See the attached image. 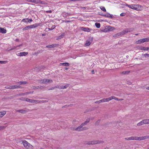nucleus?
<instances>
[{
  "label": "nucleus",
  "mask_w": 149,
  "mask_h": 149,
  "mask_svg": "<svg viewBox=\"0 0 149 149\" xmlns=\"http://www.w3.org/2000/svg\"><path fill=\"white\" fill-rule=\"evenodd\" d=\"M126 6L132 9L137 10H141V8L140 5H139L132 4L131 5L126 4Z\"/></svg>",
  "instance_id": "f257e3e1"
},
{
  "label": "nucleus",
  "mask_w": 149,
  "mask_h": 149,
  "mask_svg": "<svg viewBox=\"0 0 149 149\" xmlns=\"http://www.w3.org/2000/svg\"><path fill=\"white\" fill-rule=\"evenodd\" d=\"M83 127V126L81 125L79 126L76 128L74 130H75V131H82L86 130L88 129L87 127Z\"/></svg>",
  "instance_id": "f03ea898"
},
{
  "label": "nucleus",
  "mask_w": 149,
  "mask_h": 149,
  "mask_svg": "<svg viewBox=\"0 0 149 149\" xmlns=\"http://www.w3.org/2000/svg\"><path fill=\"white\" fill-rule=\"evenodd\" d=\"M53 81L51 79H41L40 80V82L42 83H50L52 82Z\"/></svg>",
  "instance_id": "7ed1b4c3"
},
{
  "label": "nucleus",
  "mask_w": 149,
  "mask_h": 149,
  "mask_svg": "<svg viewBox=\"0 0 149 149\" xmlns=\"http://www.w3.org/2000/svg\"><path fill=\"white\" fill-rule=\"evenodd\" d=\"M133 31V30L132 29H125V30L123 31H122L120 32V33L121 35H124L126 33L128 32H130Z\"/></svg>",
  "instance_id": "20e7f679"
},
{
  "label": "nucleus",
  "mask_w": 149,
  "mask_h": 149,
  "mask_svg": "<svg viewBox=\"0 0 149 149\" xmlns=\"http://www.w3.org/2000/svg\"><path fill=\"white\" fill-rule=\"evenodd\" d=\"M104 143V141H91V145L96 144L100 143Z\"/></svg>",
  "instance_id": "39448f33"
},
{
  "label": "nucleus",
  "mask_w": 149,
  "mask_h": 149,
  "mask_svg": "<svg viewBox=\"0 0 149 149\" xmlns=\"http://www.w3.org/2000/svg\"><path fill=\"white\" fill-rule=\"evenodd\" d=\"M138 137L137 136H131L130 137L125 138V139L127 140H137L138 139Z\"/></svg>",
  "instance_id": "423d86ee"
},
{
  "label": "nucleus",
  "mask_w": 149,
  "mask_h": 149,
  "mask_svg": "<svg viewBox=\"0 0 149 149\" xmlns=\"http://www.w3.org/2000/svg\"><path fill=\"white\" fill-rule=\"evenodd\" d=\"M23 143L24 146L27 148H29L31 146V145L26 141H23Z\"/></svg>",
  "instance_id": "0eeeda50"
},
{
  "label": "nucleus",
  "mask_w": 149,
  "mask_h": 149,
  "mask_svg": "<svg viewBox=\"0 0 149 149\" xmlns=\"http://www.w3.org/2000/svg\"><path fill=\"white\" fill-rule=\"evenodd\" d=\"M93 40V37L90 38L89 40L86 41V45L87 46H89L92 42Z\"/></svg>",
  "instance_id": "6e6552de"
},
{
  "label": "nucleus",
  "mask_w": 149,
  "mask_h": 149,
  "mask_svg": "<svg viewBox=\"0 0 149 149\" xmlns=\"http://www.w3.org/2000/svg\"><path fill=\"white\" fill-rule=\"evenodd\" d=\"M28 54V52H20L18 53L17 54V56H24L27 55Z\"/></svg>",
  "instance_id": "1a4fd4ad"
},
{
  "label": "nucleus",
  "mask_w": 149,
  "mask_h": 149,
  "mask_svg": "<svg viewBox=\"0 0 149 149\" xmlns=\"http://www.w3.org/2000/svg\"><path fill=\"white\" fill-rule=\"evenodd\" d=\"M138 138L139 139H137V140L140 141L141 140H143L145 139H149V136H142L141 137H138Z\"/></svg>",
  "instance_id": "9d476101"
},
{
  "label": "nucleus",
  "mask_w": 149,
  "mask_h": 149,
  "mask_svg": "<svg viewBox=\"0 0 149 149\" xmlns=\"http://www.w3.org/2000/svg\"><path fill=\"white\" fill-rule=\"evenodd\" d=\"M107 31H106L105 29H104V31H103L104 32H106L107 31H112L113 30H114V27H113L109 26L107 28Z\"/></svg>",
  "instance_id": "9b49d317"
},
{
  "label": "nucleus",
  "mask_w": 149,
  "mask_h": 149,
  "mask_svg": "<svg viewBox=\"0 0 149 149\" xmlns=\"http://www.w3.org/2000/svg\"><path fill=\"white\" fill-rule=\"evenodd\" d=\"M103 16L107 17L112 18L113 15H111L109 13H106V14H103L102 15Z\"/></svg>",
  "instance_id": "f8f14e48"
},
{
  "label": "nucleus",
  "mask_w": 149,
  "mask_h": 149,
  "mask_svg": "<svg viewBox=\"0 0 149 149\" xmlns=\"http://www.w3.org/2000/svg\"><path fill=\"white\" fill-rule=\"evenodd\" d=\"M22 21L24 22H30L32 21V19H29L28 18L24 19H23Z\"/></svg>",
  "instance_id": "ddd939ff"
},
{
  "label": "nucleus",
  "mask_w": 149,
  "mask_h": 149,
  "mask_svg": "<svg viewBox=\"0 0 149 149\" xmlns=\"http://www.w3.org/2000/svg\"><path fill=\"white\" fill-rule=\"evenodd\" d=\"M16 112L22 113H25L27 112V111L23 109H20L16 110Z\"/></svg>",
  "instance_id": "4468645a"
},
{
  "label": "nucleus",
  "mask_w": 149,
  "mask_h": 149,
  "mask_svg": "<svg viewBox=\"0 0 149 149\" xmlns=\"http://www.w3.org/2000/svg\"><path fill=\"white\" fill-rule=\"evenodd\" d=\"M6 32V29H4L3 28L0 27V33H5Z\"/></svg>",
  "instance_id": "2eb2a0df"
},
{
  "label": "nucleus",
  "mask_w": 149,
  "mask_h": 149,
  "mask_svg": "<svg viewBox=\"0 0 149 149\" xmlns=\"http://www.w3.org/2000/svg\"><path fill=\"white\" fill-rule=\"evenodd\" d=\"M39 25H40L39 24H35L30 25L29 26H30V28H35Z\"/></svg>",
  "instance_id": "dca6fc26"
},
{
  "label": "nucleus",
  "mask_w": 149,
  "mask_h": 149,
  "mask_svg": "<svg viewBox=\"0 0 149 149\" xmlns=\"http://www.w3.org/2000/svg\"><path fill=\"white\" fill-rule=\"evenodd\" d=\"M81 29L82 30L85 31L89 32L90 31V29L88 28L82 27Z\"/></svg>",
  "instance_id": "f3484780"
},
{
  "label": "nucleus",
  "mask_w": 149,
  "mask_h": 149,
  "mask_svg": "<svg viewBox=\"0 0 149 149\" xmlns=\"http://www.w3.org/2000/svg\"><path fill=\"white\" fill-rule=\"evenodd\" d=\"M44 87L42 86H33V89H42Z\"/></svg>",
  "instance_id": "a211bd4d"
},
{
  "label": "nucleus",
  "mask_w": 149,
  "mask_h": 149,
  "mask_svg": "<svg viewBox=\"0 0 149 149\" xmlns=\"http://www.w3.org/2000/svg\"><path fill=\"white\" fill-rule=\"evenodd\" d=\"M56 46V44H52V45H47L46 46V47L48 48H52L55 47Z\"/></svg>",
  "instance_id": "6ab92c4d"
},
{
  "label": "nucleus",
  "mask_w": 149,
  "mask_h": 149,
  "mask_svg": "<svg viewBox=\"0 0 149 149\" xmlns=\"http://www.w3.org/2000/svg\"><path fill=\"white\" fill-rule=\"evenodd\" d=\"M41 3L43 4H47V3L46 2L40 0H37V3Z\"/></svg>",
  "instance_id": "aec40b11"
},
{
  "label": "nucleus",
  "mask_w": 149,
  "mask_h": 149,
  "mask_svg": "<svg viewBox=\"0 0 149 149\" xmlns=\"http://www.w3.org/2000/svg\"><path fill=\"white\" fill-rule=\"evenodd\" d=\"M144 40H143V39L138 40V41H136V43L137 44L142 43H144Z\"/></svg>",
  "instance_id": "412c9836"
},
{
  "label": "nucleus",
  "mask_w": 149,
  "mask_h": 149,
  "mask_svg": "<svg viewBox=\"0 0 149 149\" xmlns=\"http://www.w3.org/2000/svg\"><path fill=\"white\" fill-rule=\"evenodd\" d=\"M90 121V119H88L84 123H82L81 124V125L83 126L84 125H86Z\"/></svg>",
  "instance_id": "4be33fe9"
},
{
  "label": "nucleus",
  "mask_w": 149,
  "mask_h": 149,
  "mask_svg": "<svg viewBox=\"0 0 149 149\" xmlns=\"http://www.w3.org/2000/svg\"><path fill=\"white\" fill-rule=\"evenodd\" d=\"M140 49L141 50H143L144 51H148V47H140Z\"/></svg>",
  "instance_id": "5701e85b"
},
{
  "label": "nucleus",
  "mask_w": 149,
  "mask_h": 149,
  "mask_svg": "<svg viewBox=\"0 0 149 149\" xmlns=\"http://www.w3.org/2000/svg\"><path fill=\"white\" fill-rule=\"evenodd\" d=\"M60 64L62 65L63 66H70V64L68 63H60Z\"/></svg>",
  "instance_id": "b1692460"
},
{
  "label": "nucleus",
  "mask_w": 149,
  "mask_h": 149,
  "mask_svg": "<svg viewBox=\"0 0 149 149\" xmlns=\"http://www.w3.org/2000/svg\"><path fill=\"white\" fill-rule=\"evenodd\" d=\"M6 113V112L5 111L0 112V118H2Z\"/></svg>",
  "instance_id": "393cba45"
},
{
  "label": "nucleus",
  "mask_w": 149,
  "mask_h": 149,
  "mask_svg": "<svg viewBox=\"0 0 149 149\" xmlns=\"http://www.w3.org/2000/svg\"><path fill=\"white\" fill-rule=\"evenodd\" d=\"M143 120L144 124H149V119H145Z\"/></svg>",
  "instance_id": "a878e982"
},
{
  "label": "nucleus",
  "mask_w": 149,
  "mask_h": 149,
  "mask_svg": "<svg viewBox=\"0 0 149 149\" xmlns=\"http://www.w3.org/2000/svg\"><path fill=\"white\" fill-rule=\"evenodd\" d=\"M130 72V71H123L121 72V73L124 74H126L129 73Z\"/></svg>",
  "instance_id": "bb28decb"
},
{
  "label": "nucleus",
  "mask_w": 149,
  "mask_h": 149,
  "mask_svg": "<svg viewBox=\"0 0 149 149\" xmlns=\"http://www.w3.org/2000/svg\"><path fill=\"white\" fill-rule=\"evenodd\" d=\"M144 124V122H143V120L141 121L139 123H138L137 124V126H140L143 125Z\"/></svg>",
  "instance_id": "cd10ccee"
},
{
  "label": "nucleus",
  "mask_w": 149,
  "mask_h": 149,
  "mask_svg": "<svg viewBox=\"0 0 149 149\" xmlns=\"http://www.w3.org/2000/svg\"><path fill=\"white\" fill-rule=\"evenodd\" d=\"M18 84H19L20 85H22V84H27V82H26V81H20V82H18Z\"/></svg>",
  "instance_id": "c85d7f7f"
},
{
  "label": "nucleus",
  "mask_w": 149,
  "mask_h": 149,
  "mask_svg": "<svg viewBox=\"0 0 149 149\" xmlns=\"http://www.w3.org/2000/svg\"><path fill=\"white\" fill-rule=\"evenodd\" d=\"M95 25L97 28H99L100 27V24L99 23L96 22L95 23Z\"/></svg>",
  "instance_id": "c756f323"
},
{
  "label": "nucleus",
  "mask_w": 149,
  "mask_h": 149,
  "mask_svg": "<svg viewBox=\"0 0 149 149\" xmlns=\"http://www.w3.org/2000/svg\"><path fill=\"white\" fill-rule=\"evenodd\" d=\"M29 2H31L32 3H37V0H27Z\"/></svg>",
  "instance_id": "7c9ffc66"
},
{
  "label": "nucleus",
  "mask_w": 149,
  "mask_h": 149,
  "mask_svg": "<svg viewBox=\"0 0 149 149\" xmlns=\"http://www.w3.org/2000/svg\"><path fill=\"white\" fill-rule=\"evenodd\" d=\"M144 42H149V38H143Z\"/></svg>",
  "instance_id": "2f4dec72"
},
{
  "label": "nucleus",
  "mask_w": 149,
  "mask_h": 149,
  "mask_svg": "<svg viewBox=\"0 0 149 149\" xmlns=\"http://www.w3.org/2000/svg\"><path fill=\"white\" fill-rule=\"evenodd\" d=\"M111 100L112 98L111 97L109 98H105V102H108Z\"/></svg>",
  "instance_id": "473e14b6"
},
{
  "label": "nucleus",
  "mask_w": 149,
  "mask_h": 149,
  "mask_svg": "<svg viewBox=\"0 0 149 149\" xmlns=\"http://www.w3.org/2000/svg\"><path fill=\"white\" fill-rule=\"evenodd\" d=\"M29 29H30V26H26V27L24 28L23 30H27Z\"/></svg>",
  "instance_id": "72a5a7b5"
},
{
  "label": "nucleus",
  "mask_w": 149,
  "mask_h": 149,
  "mask_svg": "<svg viewBox=\"0 0 149 149\" xmlns=\"http://www.w3.org/2000/svg\"><path fill=\"white\" fill-rule=\"evenodd\" d=\"M120 35H121V34L120 33H116V34L114 35H113V37H117L118 36H120Z\"/></svg>",
  "instance_id": "f704fd0d"
},
{
  "label": "nucleus",
  "mask_w": 149,
  "mask_h": 149,
  "mask_svg": "<svg viewBox=\"0 0 149 149\" xmlns=\"http://www.w3.org/2000/svg\"><path fill=\"white\" fill-rule=\"evenodd\" d=\"M56 26L55 25H53L52 26H51L50 28H49V30H52L55 28Z\"/></svg>",
  "instance_id": "c9c22d12"
},
{
  "label": "nucleus",
  "mask_w": 149,
  "mask_h": 149,
  "mask_svg": "<svg viewBox=\"0 0 149 149\" xmlns=\"http://www.w3.org/2000/svg\"><path fill=\"white\" fill-rule=\"evenodd\" d=\"M111 97L112 98V100L113 99H114L118 101L119 100V99L117 98V97H115L114 96H111Z\"/></svg>",
  "instance_id": "e433bc0d"
},
{
  "label": "nucleus",
  "mask_w": 149,
  "mask_h": 149,
  "mask_svg": "<svg viewBox=\"0 0 149 149\" xmlns=\"http://www.w3.org/2000/svg\"><path fill=\"white\" fill-rule=\"evenodd\" d=\"M86 144L87 145H91V141H88L86 142Z\"/></svg>",
  "instance_id": "4c0bfd02"
},
{
  "label": "nucleus",
  "mask_w": 149,
  "mask_h": 149,
  "mask_svg": "<svg viewBox=\"0 0 149 149\" xmlns=\"http://www.w3.org/2000/svg\"><path fill=\"white\" fill-rule=\"evenodd\" d=\"M69 85H70V84H67L65 85L64 86H63V89H65V88H66L67 87H68L69 86Z\"/></svg>",
  "instance_id": "58836bf2"
},
{
  "label": "nucleus",
  "mask_w": 149,
  "mask_h": 149,
  "mask_svg": "<svg viewBox=\"0 0 149 149\" xmlns=\"http://www.w3.org/2000/svg\"><path fill=\"white\" fill-rule=\"evenodd\" d=\"M31 99H29L28 98H26L25 99V101L28 102H30L31 101Z\"/></svg>",
  "instance_id": "ea45409f"
},
{
  "label": "nucleus",
  "mask_w": 149,
  "mask_h": 149,
  "mask_svg": "<svg viewBox=\"0 0 149 149\" xmlns=\"http://www.w3.org/2000/svg\"><path fill=\"white\" fill-rule=\"evenodd\" d=\"M7 63V61H0V63L1 64H5Z\"/></svg>",
  "instance_id": "a19ab883"
},
{
  "label": "nucleus",
  "mask_w": 149,
  "mask_h": 149,
  "mask_svg": "<svg viewBox=\"0 0 149 149\" xmlns=\"http://www.w3.org/2000/svg\"><path fill=\"white\" fill-rule=\"evenodd\" d=\"M64 36L62 34L61 35H60V36H58L57 38H58V39H60L62 38H63V37Z\"/></svg>",
  "instance_id": "79ce46f5"
},
{
  "label": "nucleus",
  "mask_w": 149,
  "mask_h": 149,
  "mask_svg": "<svg viewBox=\"0 0 149 149\" xmlns=\"http://www.w3.org/2000/svg\"><path fill=\"white\" fill-rule=\"evenodd\" d=\"M11 89H14L15 88H17V85H14L11 86Z\"/></svg>",
  "instance_id": "37998d69"
},
{
  "label": "nucleus",
  "mask_w": 149,
  "mask_h": 149,
  "mask_svg": "<svg viewBox=\"0 0 149 149\" xmlns=\"http://www.w3.org/2000/svg\"><path fill=\"white\" fill-rule=\"evenodd\" d=\"M36 104L40 103V101L37 100H35L34 103Z\"/></svg>",
  "instance_id": "c03bdc74"
},
{
  "label": "nucleus",
  "mask_w": 149,
  "mask_h": 149,
  "mask_svg": "<svg viewBox=\"0 0 149 149\" xmlns=\"http://www.w3.org/2000/svg\"><path fill=\"white\" fill-rule=\"evenodd\" d=\"M101 9L103 11H104V12L106 11V10L105 8L104 7H102L101 8Z\"/></svg>",
  "instance_id": "a18cd8bd"
},
{
  "label": "nucleus",
  "mask_w": 149,
  "mask_h": 149,
  "mask_svg": "<svg viewBox=\"0 0 149 149\" xmlns=\"http://www.w3.org/2000/svg\"><path fill=\"white\" fill-rule=\"evenodd\" d=\"M11 86H6L5 87V88H6L10 89H11Z\"/></svg>",
  "instance_id": "49530a36"
},
{
  "label": "nucleus",
  "mask_w": 149,
  "mask_h": 149,
  "mask_svg": "<svg viewBox=\"0 0 149 149\" xmlns=\"http://www.w3.org/2000/svg\"><path fill=\"white\" fill-rule=\"evenodd\" d=\"M145 57H149V54H145L143 55Z\"/></svg>",
  "instance_id": "de8ad7c7"
},
{
  "label": "nucleus",
  "mask_w": 149,
  "mask_h": 149,
  "mask_svg": "<svg viewBox=\"0 0 149 149\" xmlns=\"http://www.w3.org/2000/svg\"><path fill=\"white\" fill-rule=\"evenodd\" d=\"M48 102V101L47 100H42L40 101V103H46Z\"/></svg>",
  "instance_id": "09e8293b"
},
{
  "label": "nucleus",
  "mask_w": 149,
  "mask_h": 149,
  "mask_svg": "<svg viewBox=\"0 0 149 149\" xmlns=\"http://www.w3.org/2000/svg\"><path fill=\"white\" fill-rule=\"evenodd\" d=\"M120 126V125L119 124V123H117L116 124V127L117 128H119V127Z\"/></svg>",
  "instance_id": "8fccbe9b"
},
{
  "label": "nucleus",
  "mask_w": 149,
  "mask_h": 149,
  "mask_svg": "<svg viewBox=\"0 0 149 149\" xmlns=\"http://www.w3.org/2000/svg\"><path fill=\"white\" fill-rule=\"evenodd\" d=\"M101 102H105V98H103L101 100H100Z\"/></svg>",
  "instance_id": "3c124183"
},
{
  "label": "nucleus",
  "mask_w": 149,
  "mask_h": 149,
  "mask_svg": "<svg viewBox=\"0 0 149 149\" xmlns=\"http://www.w3.org/2000/svg\"><path fill=\"white\" fill-rule=\"evenodd\" d=\"M100 120H97V121L95 123V125H98V124L100 122Z\"/></svg>",
  "instance_id": "603ef678"
},
{
  "label": "nucleus",
  "mask_w": 149,
  "mask_h": 149,
  "mask_svg": "<svg viewBox=\"0 0 149 149\" xmlns=\"http://www.w3.org/2000/svg\"><path fill=\"white\" fill-rule=\"evenodd\" d=\"M46 12L47 13H52V11L51 10H50L46 11Z\"/></svg>",
  "instance_id": "864d4df0"
},
{
  "label": "nucleus",
  "mask_w": 149,
  "mask_h": 149,
  "mask_svg": "<svg viewBox=\"0 0 149 149\" xmlns=\"http://www.w3.org/2000/svg\"><path fill=\"white\" fill-rule=\"evenodd\" d=\"M54 87H55V88H60V86H59V85H57L56 86H54Z\"/></svg>",
  "instance_id": "5fc2aeb1"
},
{
  "label": "nucleus",
  "mask_w": 149,
  "mask_h": 149,
  "mask_svg": "<svg viewBox=\"0 0 149 149\" xmlns=\"http://www.w3.org/2000/svg\"><path fill=\"white\" fill-rule=\"evenodd\" d=\"M95 103H101V102H100V100H99V101H95Z\"/></svg>",
  "instance_id": "6e6d98bb"
},
{
  "label": "nucleus",
  "mask_w": 149,
  "mask_h": 149,
  "mask_svg": "<svg viewBox=\"0 0 149 149\" xmlns=\"http://www.w3.org/2000/svg\"><path fill=\"white\" fill-rule=\"evenodd\" d=\"M125 15V13H122L120 14L121 16H124Z\"/></svg>",
  "instance_id": "4d7b16f0"
},
{
  "label": "nucleus",
  "mask_w": 149,
  "mask_h": 149,
  "mask_svg": "<svg viewBox=\"0 0 149 149\" xmlns=\"http://www.w3.org/2000/svg\"><path fill=\"white\" fill-rule=\"evenodd\" d=\"M28 94H33V91H30V92H27Z\"/></svg>",
  "instance_id": "13d9d810"
},
{
  "label": "nucleus",
  "mask_w": 149,
  "mask_h": 149,
  "mask_svg": "<svg viewBox=\"0 0 149 149\" xmlns=\"http://www.w3.org/2000/svg\"><path fill=\"white\" fill-rule=\"evenodd\" d=\"M55 89V87H54H54H52V88H50V89H49L48 90L49 91V90H53V89Z\"/></svg>",
  "instance_id": "bf43d9fd"
},
{
  "label": "nucleus",
  "mask_w": 149,
  "mask_h": 149,
  "mask_svg": "<svg viewBox=\"0 0 149 149\" xmlns=\"http://www.w3.org/2000/svg\"><path fill=\"white\" fill-rule=\"evenodd\" d=\"M35 100H31V101L30 102L34 103L35 102Z\"/></svg>",
  "instance_id": "052dcab7"
},
{
  "label": "nucleus",
  "mask_w": 149,
  "mask_h": 149,
  "mask_svg": "<svg viewBox=\"0 0 149 149\" xmlns=\"http://www.w3.org/2000/svg\"><path fill=\"white\" fill-rule=\"evenodd\" d=\"M19 96H24V93H20L19 94Z\"/></svg>",
  "instance_id": "680f3d73"
},
{
  "label": "nucleus",
  "mask_w": 149,
  "mask_h": 149,
  "mask_svg": "<svg viewBox=\"0 0 149 149\" xmlns=\"http://www.w3.org/2000/svg\"><path fill=\"white\" fill-rule=\"evenodd\" d=\"M5 128V127L4 126H1L0 127V129H3Z\"/></svg>",
  "instance_id": "e2e57ef3"
},
{
  "label": "nucleus",
  "mask_w": 149,
  "mask_h": 149,
  "mask_svg": "<svg viewBox=\"0 0 149 149\" xmlns=\"http://www.w3.org/2000/svg\"><path fill=\"white\" fill-rule=\"evenodd\" d=\"M69 105H66L63 106L62 107V108H63V107H69Z\"/></svg>",
  "instance_id": "0e129e2a"
},
{
  "label": "nucleus",
  "mask_w": 149,
  "mask_h": 149,
  "mask_svg": "<svg viewBox=\"0 0 149 149\" xmlns=\"http://www.w3.org/2000/svg\"><path fill=\"white\" fill-rule=\"evenodd\" d=\"M60 88L63 89V86H60Z\"/></svg>",
  "instance_id": "69168bd1"
},
{
  "label": "nucleus",
  "mask_w": 149,
  "mask_h": 149,
  "mask_svg": "<svg viewBox=\"0 0 149 149\" xmlns=\"http://www.w3.org/2000/svg\"><path fill=\"white\" fill-rule=\"evenodd\" d=\"M64 22H70V21L67 20H65L64 21Z\"/></svg>",
  "instance_id": "338daca9"
},
{
  "label": "nucleus",
  "mask_w": 149,
  "mask_h": 149,
  "mask_svg": "<svg viewBox=\"0 0 149 149\" xmlns=\"http://www.w3.org/2000/svg\"><path fill=\"white\" fill-rule=\"evenodd\" d=\"M17 88H21V87L20 86H17Z\"/></svg>",
  "instance_id": "774afa93"
}]
</instances>
